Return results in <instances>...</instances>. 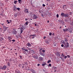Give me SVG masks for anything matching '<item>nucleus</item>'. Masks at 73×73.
I'll use <instances>...</instances> for the list:
<instances>
[{
	"mask_svg": "<svg viewBox=\"0 0 73 73\" xmlns=\"http://www.w3.org/2000/svg\"><path fill=\"white\" fill-rule=\"evenodd\" d=\"M27 47H23V48H21V49L22 50L23 53L25 54H27V52L28 53V49H26Z\"/></svg>",
	"mask_w": 73,
	"mask_h": 73,
	"instance_id": "f257e3e1",
	"label": "nucleus"
},
{
	"mask_svg": "<svg viewBox=\"0 0 73 73\" xmlns=\"http://www.w3.org/2000/svg\"><path fill=\"white\" fill-rule=\"evenodd\" d=\"M61 15L62 17H64L66 18L69 17V15H68V14H65L64 13H61Z\"/></svg>",
	"mask_w": 73,
	"mask_h": 73,
	"instance_id": "f03ea898",
	"label": "nucleus"
},
{
	"mask_svg": "<svg viewBox=\"0 0 73 73\" xmlns=\"http://www.w3.org/2000/svg\"><path fill=\"white\" fill-rule=\"evenodd\" d=\"M33 50L31 49H30V48H28V51H27L28 54H32V53H33Z\"/></svg>",
	"mask_w": 73,
	"mask_h": 73,
	"instance_id": "7ed1b4c3",
	"label": "nucleus"
},
{
	"mask_svg": "<svg viewBox=\"0 0 73 73\" xmlns=\"http://www.w3.org/2000/svg\"><path fill=\"white\" fill-rule=\"evenodd\" d=\"M33 57L35 58V59H38V56H37V55H36L35 54H32Z\"/></svg>",
	"mask_w": 73,
	"mask_h": 73,
	"instance_id": "20e7f679",
	"label": "nucleus"
},
{
	"mask_svg": "<svg viewBox=\"0 0 73 73\" xmlns=\"http://www.w3.org/2000/svg\"><path fill=\"white\" fill-rule=\"evenodd\" d=\"M55 55H56L57 56H58V57L60 56V52H57L55 53Z\"/></svg>",
	"mask_w": 73,
	"mask_h": 73,
	"instance_id": "39448f33",
	"label": "nucleus"
},
{
	"mask_svg": "<svg viewBox=\"0 0 73 73\" xmlns=\"http://www.w3.org/2000/svg\"><path fill=\"white\" fill-rule=\"evenodd\" d=\"M13 35H16L17 34V31L15 29H13Z\"/></svg>",
	"mask_w": 73,
	"mask_h": 73,
	"instance_id": "423d86ee",
	"label": "nucleus"
},
{
	"mask_svg": "<svg viewBox=\"0 0 73 73\" xmlns=\"http://www.w3.org/2000/svg\"><path fill=\"white\" fill-rule=\"evenodd\" d=\"M13 8L14 11H16L17 10V7H16V6L15 5L14 6V7H13Z\"/></svg>",
	"mask_w": 73,
	"mask_h": 73,
	"instance_id": "0eeeda50",
	"label": "nucleus"
},
{
	"mask_svg": "<svg viewBox=\"0 0 73 73\" xmlns=\"http://www.w3.org/2000/svg\"><path fill=\"white\" fill-rule=\"evenodd\" d=\"M39 60L40 61H42L43 60V58L42 57H40L39 58Z\"/></svg>",
	"mask_w": 73,
	"mask_h": 73,
	"instance_id": "6e6552de",
	"label": "nucleus"
},
{
	"mask_svg": "<svg viewBox=\"0 0 73 73\" xmlns=\"http://www.w3.org/2000/svg\"><path fill=\"white\" fill-rule=\"evenodd\" d=\"M33 19H37V15H34L33 16Z\"/></svg>",
	"mask_w": 73,
	"mask_h": 73,
	"instance_id": "1a4fd4ad",
	"label": "nucleus"
},
{
	"mask_svg": "<svg viewBox=\"0 0 73 73\" xmlns=\"http://www.w3.org/2000/svg\"><path fill=\"white\" fill-rule=\"evenodd\" d=\"M26 45H27L28 47H31V44L29 42H28L27 43Z\"/></svg>",
	"mask_w": 73,
	"mask_h": 73,
	"instance_id": "9d476101",
	"label": "nucleus"
},
{
	"mask_svg": "<svg viewBox=\"0 0 73 73\" xmlns=\"http://www.w3.org/2000/svg\"><path fill=\"white\" fill-rule=\"evenodd\" d=\"M23 64H20L19 65V66L21 68H24V65Z\"/></svg>",
	"mask_w": 73,
	"mask_h": 73,
	"instance_id": "9b49d317",
	"label": "nucleus"
},
{
	"mask_svg": "<svg viewBox=\"0 0 73 73\" xmlns=\"http://www.w3.org/2000/svg\"><path fill=\"white\" fill-rule=\"evenodd\" d=\"M6 68H7L6 66L4 65L1 68V69H5Z\"/></svg>",
	"mask_w": 73,
	"mask_h": 73,
	"instance_id": "f8f14e48",
	"label": "nucleus"
},
{
	"mask_svg": "<svg viewBox=\"0 0 73 73\" xmlns=\"http://www.w3.org/2000/svg\"><path fill=\"white\" fill-rule=\"evenodd\" d=\"M20 30H21L20 34H21V33H23V28L22 27L21 28Z\"/></svg>",
	"mask_w": 73,
	"mask_h": 73,
	"instance_id": "ddd939ff",
	"label": "nucleus"
},
{
	"mask_svg": "<svg viewBox=\"0 0 73 73\" xmlns=\"http://www.w3.org/2000/svg\"><path fill=\"white\" fill-rule=\"evenodd\" d=\"M30 70L31 71V72H32L33 73H35V70H34L32 68L30 69Z\"/></svg>",
	"mask_w": 73,
	"mask_h": 73,
	"instance_id": "4468645a",
	"label": "nucleus"
},
{
	"mask_svg": "<svg viewBox=\"0 0 73 73\" xmlns=\"http://www.w3.org/2000/svg\"><path fill=\"white\" fill-rule=\"evenodd\" d=\"M25 12L26 13H29V12H28V11L27 9H26L25 10Z\"/></svg>",
	"mask_w": 73,
	"mask_h": 73,
	"instance_id": "2eb2a0df",
	"label": "nucleus"
},
{
	"mask_svg": "<svg viewBox=\"0 0 73 73\" xmlns=\"http://www.w3.org/2000/svg\"><path fill=\"white\" fill-rule=\"evenodd\" d=\"M62 56L63 57H64V59H66V58H67V56H65V55H63V56Z\"/></svg>",
	"mask_w": 73,
	"mask_h": 73,
	"instance_id": "dca6fc26",
	"label": "nucleus"
},
{
	"mask_svg": "<svg viewBox=\"0 0 73 73\" xmlns=\"http://www.w3.org/2000/svg\"><path fill=\"white\" fill-rule=\"evenodd\" d=\"M8 27H5V28H4V32L5 31H7V28H8Z\"/></svg>",
	"mask_w": 73,
	"mask_h": 73,
	"instance_id": "f3484780",
	"label": "nucleus"
},
{
	"mask_svg": "<svg viewBox=\"0 0 73 73\" xmlns=\"http://www.w3.org/2000/svg\"><path fill=\"white\" fill-rule=\"evenodd\" d=\"M64 41L65 42H68V39L66 38H64Z\"/></svg>",
	"mask_w": 73,
	"mask_h": 73,
	"instance_id": "a211bd4d",
	"label": "nucleus"
},
{
	"mask_svg": "<svg viewBox=\"0 0 73 73\" xmlns=\"http://www.w3.org/2000/svg\"><path fill=\"white\" fill-rule=\"evenodd\" d=\"M25 25H28V22L27 21L24 24Z\"/></svg>",
	"mask_w": 73,
	"mask_h": 73,
	"instance_id": "6ab92c4d",
	"label": "nucleus"
},
{
	"mask_svg": "<svg viewBox=\"0 0 73 73\" xmlns=\"http://www.w3.org/2000/svg\"><path fill=\"white\" fill-rule=\"evenodd\" d=\"M46 64V63H44V64H42V66H44Z\"/></svg>",
	"mask_w": 73,
	"mask_h": 73,
	"instance_id": "aec40b11",
	"label": "nucleus"
},
{
	"mask_svg": "<svg viewBox=\"0 0 73 73\" xmlns=\"http://www.w3.org/2000/svg\"><path fill=\"white\" fill-rule=\"evenodd\" d=\"M17 16V14H14V18H16Z\"/></svg>",
	"mask_w": 73,
	"mask_h": 73,
	"instance_id": "412c9836",
	"label": "nucleus"
},
{
	"mask_svg": "<svg viewBox=\"0 0 73 73\" xmlns=\"http://www.w3.org/2000/svg\"><path fill=\"white\" fill-rule=\"evenodd\" d=\"M62 41H63L62 44H64V45H66V42H64V40H62Z\"/></svg>",
	"mask_w": 73,
	"mask_h": 73,
	"instance_id": "4be33fe9",
	"label": "nucleus"
},
{
	"mask_svg": "<svg viewBox=\"0 0 73 73\" xmlns=\"http://www.w3.org/2000/svg\"><path fill=\"white\" fill-rule=\"evenodd\" d=\"M21 0H18V1L19 3H20V4H21Z\"/></svg>",
	"mask_w": 73,
	"mask_h": 73,
	"instance_id": "5701e85b",
	"label": "nucleus"
},
{
	"mask_svg": "<svg viewBox=\"0 0 73 73\" xmlns=\"http://www.w3.org/2000/svg\"><path fill=\"white\" fill-rule=\"evenodd\" d=\"M9 20H7V23L8 24H9V23H10V22H9Z\"/></svg>",
	"mask_w": 73,
	"mask_h": 73,
	"instance_id": "b1692460",
	"label": "nucleus"
},
{
	"mask_svg": "<svg viewBox=\"0 0 73 73\" xmlns=\"http://www.w3.org/2000/svg\"><path fill=\"white\" fill-rule=\"evenodd\" d=\"M7 64L9 66H10V63H9V62H8Z\"/></svg>",
	"mask_w": 73,
	"mask_h": 73,
	"instance_id": "393cba45",
	"label": "nucleus"
},
{
	"mask_svg": "<svg viewBox=\"0 0 73 73\" xmlns=\"http://www.w3.org/2000/svg\"><path fill=\"white\" fill-rule=\"evenodd\" d=\"M66 44H67V46H69V44L68 42H66Z\"/></svg>",
	"mask_w": 73,
	"mask_h": 73,
	"instance_id": "a878e982",
	"label": "nucleus"
},
{
	"mask_svg": "<svg viewBox=\"0 0 73 73\" xmlns=\"http://www.w3.org/2000/svg\"><path fill=\"white\" fill-rule=\"evenodd\" d=\"M48 63H49V62H51V60H48L47 61Z\"/></svg>",
	"mask_w": 73,
	"mask_h": 73,
	"instance_id": "bb28decb",
	"label": "nucleus"
},
{
	"mask_svg": "<svg viewBox=\"0 0 73 73\" xmlns=\"http://www.w3.org/2000/svg\"><path fill=\"white\" fill-rule=\"evenodd\" d=\"M17 1H15L14 2V4H17Z\"/></svg>",
	"mask_w": 73,
	"mask_h": 73,
	"instance_id": "cd10ccee",
	"label": "nucleus"
},
{
	"mask_svg": "<svg viewBox=\"0 0 73 73\" xmlns=\"http://www.w3.org/2000/svg\"><path fill=\"white\" fill-rule=\"evenodd\" d=\"M71 29H69V32H72V30H70Z\"/></svg>",
	"mask_w": 73,
	"mask_h": 73,
	"instance_id": "c85d7f7f",
	"label": "nucleus"
},
{
	"mask_svg": "<svg viewBox=\"0 0 73 73\" xmlns=\"http://www.w3.org/2000/svg\"><path fill=\"white\" fill-rule=\"evenodd\" d=\"M1 15L3 17V16H4V14H3V13H1Z\"/></svg>",
	"mask_w": 73,
	"mask_h": 73,
	"instance_id": "c756f323",
	"label": "nucleus"
},
{
	"mask_svg": "<svg viewBox=\"0 0 73 73\" xmlns=\"http://www.w3.org/2000/svg\"><path fill=\"white\" fill-rule=\"evenodd\" d=\"M60 58H61V59H62V60H63L64 59V58H63V56H62L61 57H60Z\"/></svg>",
	"mask_w": 73,
	"mask_h": 73,
	"instance_id": "7c9ffc66",
	"label": "nucleus"
},
{
	"mask_svg": "<svg viewBox=\"0 0 73 73\" xmlns=\"http://www.w3.org/2000/svg\"><path fill=\"white\" fill-rule=\"evenodd\" d=\"M9 42H11L12 41V40H11L10 39H8Z\"/></svg>",
	"mask_w": 73,
	"mask_h": 73,
	"instance_id": "2f4dec72",
	"label": "nucleus"
},
{
	"mask_svg": "<svg viewBox=\"0 0 73 73\" xmlns=\"http://www.w3.org/2000/svg\"><path fill=\"white\" fill-rule=\"evenodd\" d=\"M20 8H17V9L18 10V11H20Z\"/></svg>",
	"mask_w": 73,
	"mask_h": 73,
	"instance_id": "473e14b6",
	"label": "nucleus"
},
{
	"mask_svg": "<svg viewBox=\"0 0 73 73\" xmlns=\"http://www.w3.org/2000/svg\"><path fill=\"white\" fill-rule=\"evenodd\" d=\"M40 55H41V56H44V54L41 53H40Z\"/></svg>",
	"mask_w": 73,
	"mask_h": 73,
	"instance_id": "72a5a7b5",
	"label": "nucleus"
},
{
	"mask_svg": "<svg viewBox=\"0 0 73 73\" xmlns=\"http://www.w3.org/2000/svg\"><path fill=\"white\" fill-rule=\"evenodd\" d=\"M8 39L11 38V36H8Z\"/></svg>",
	"mask_w": 73,
	"mask_h": 73,
	"instance_id": "f704fd0d",
	"label": "nucleus"
},
{
	"mask_svg": "<svg viewBox=\"0 0 73 73\" xmlns=\"http://www.w3.org/2000/svg\"><path fill=\"white\" fill-rule=\"evenodd\" d=\"M68 31V29H66L65 30V31H66H66Z\"/></svg>",
	"mask_w": 73,
	"mask_h": 73,
	"instance_id": "c9c22d12",
	"label": "nucleus"
},
{
	"mask_svg": "<svg viewBox=\"0 0 73 73\" xmlns=\"http://www.w3.org/2000/svg\"><path fill=\"white\" fill-rule=\"evenodd\" d=\"M8 61L9 62H11V61H12V59H10Z\"/></svg>",
	"mask_w": 73,
	"mask_h": 73,
	"instance_id": "e433bc0d",
	"label": "nucleus"
},
{
	"mask_svg": "<svg viewBox=\"0 0 73 73\" xmlns=\"http://www.w3.org/2000/svg\"><path fill=\"white\" fill-rule=\"evenodd\" d=\"M1 25H2L3 26V27H4V24H5V23H3V24H1Z\"/></svg>",
	"mask_w": 73,
	"mask_h": 73,
	"instance_id": "4c0bfd02",
	"label": "nucleus"
},
{
	"mask_svg": "<svg viewBox=\"0 0 73 73\" xmlns=\"http://www.w3.org/2000/svg\"><path fill=\"white\" fill-rule=\"evenodd\" d=\"M52 33H49L50 36H52Z\"/></svg>",
	"mask_w": 73,
	"mask_h": 73,
	"instance_id": "58836bf2",
	"label": "nucleus"
},
{
	"mask_svg": "<svg viewBox=\"0 0 73 73\" xmlns=\"http://www.w3.org/2000/svg\"><path fill=\"white\" fill-rule=\"evenodd\" d=\"M19 57H20L21 59H22V56H19Z\"/></svg>",
	"mask_w": 73,
	"mask_h": 73,
	"instance_id": "ea45409f",
	"label": "nucleus"
},
{
	"mask_svg": "<svg viewBox=\"0 0 73 73\" xmlns=\"http://www.w3.org/2000/svg\"><path fill=\"white\" fill-rule=\"evenodd\" d=\"M56 17H57V18H58V17H59V16L58 14H57L56 15Z\"/></svg>",
	"mask_w": 73,
	"mask_h": 73,
	"instance_id": "a19ab883",
	"label": "nucleus"
},
{
	"mask_svg": "<svg viewBox=\"0 0 73 73\" xmlns=\"http://www.w3.org/2000/svg\"><path fill=\"white\" fill-rule=\"evenodd\" d=\"M41 15V16H42V17H44V15H43V14H42Z\"/></svg>",
	"mask_w": 73,
	"mask_h": 73,
	"instance_id": "79ce46f5",
	"label": "nucleus"
},
{
	"mask_svg": "<svg viewBox=\"0 0 73 73\" xmlns=\"http://www.w3.org/2000/svg\"><path fill=\"white\" fill-rule=\"evenodd\" d=\"M71 25H73V21L72 22V23L71 24Z\"/></svg>",
	"mask_w": 73,
	"mask_h": 73,
	"instance_id": "37998d69",
	"label": "nucleus"
},
{
	"mask_svg": "<svg viewBox=\"0 0 73 73\" xmlns=\"http://www.w3.org/2000/svg\"><path fill=\"white\" fill-rule=\"evenodd\" d=\"M64 7H66V5H63V8L64 9Z\"/></svg>",
	"mask_w": 73,
	"mask_h": 73,
	"instance_id": "c03bdc74",
	"label": "nucleus"
},
{
	"mask_svg": "<svg viewBox=\"0 0 73 73\" xmlns=\"http://www.w3.org/2000/svg\"><path fill=\"white\" fill-rule=\"evenodd\" d=\"M12 41L13 42H15V39H13L12 40Z\"/></svg>",
	"mask_w": 73,
	"mask_h": 73,
	"instance_id": "a18cd8bd",
	"label": "nucleus"
},
{
	"mask_svg": "<svg viewBox=\"0 0 73 73\" xmlns=\"http://www.w3.org/2000/svg\"><path fill=\"white\" fill-rule=\"evenodd\" d=\"M42 6L43 7H45V5L44 4H43Z\"/></svg>",
	"mask_w": 73,
	"mask_h": 73,
	"instance_id": "49530a36",
	"label": "nucleus"
},
{
	"mask_svg": "<svg viewBox=\"0 0 73 73\" xmlns=\"http://www.w3.org/2000/svg\"><path fill=\"white\" fill-rule=\"evenodd\" d=\"M61 46L62 47H64V44H62L61 45Z\"/></svg>",
	"mask_w": 73,
	"mask_h": 73,
	"instance_id": "de8ad7c7",
	"label": "nucleus"
},
{
	"mask_svg": "<svg viewBox=\"0 0 73 73\" xmlns=\"http://www.w3.org/2000/svg\"><path fill=\"white\" fill-rule=\"evenodd\" d=\"M62 40L64 41V40H62L61 41V42H62V44H63V41H62Z\"/></svg>",
	"mask_w": 73,
	"mask_h": 73,
	"instance_id": "09e8293b",
	"label": "nucleus"
},
{
	"mask_svg": "<svg viewBox=\"0 0 73 73\" xmlns=\"http://www.w3.org/2000/svg\"><path fill=\"white\" fill-rule=\"evenodd\" d=\"M43 70L44 72H46V70H45L43 69Z\"/></svg>",
	"mask_w": 73,
	"mask_h": 73,
	"instance_id": "8fccbe9b",
	"label": "nucleus"
},
{
	"mask_svg": "<svg viewBox=\"0 0 73 73\" xmlns=\"http://www.w3.org/2000/svg\"><path fill=\"white\" fill-rule=\"evenodd\" d=\"M16 73H21L19 71H17V72H16Z\"/></svg>",
	"mask_w": 73,
	"mask_h": 73,
	"instance_id": "3c124183",
	"label": "nucleus"
},
{
	"mask_svg": "<svg viewBox=\"0 0 73 73\" xmlns=\"http://www.w3.org/2000/svg\"><path fill=\"white\" fill-rule=\"evenodd\" d=\"M67 56H68V58H70V56L68 55H67Z\"/></svg>",
	"mask_w": 73,
	"mask_h": 73,
	"instance_id": "603ef678",
	"label": "nucleus"
},
{
	"mask_svg": "<svg viewBox=\"0 0 73 73\" xmlns=\"http://www.w3.org/2000/svg\"><path fill=\"white\" fill-rule=\"evenodd\" d=\"M31 36H34V35H30V37H31Z\"/></svg>",
	"mask_w": 73,
	"mask_h": 73,
	"instance_id": "864d4df0",
	"label": "nucleus"
},
{
	"mask_svg": "<svg viewBox=\"0 0 73 73\" xmlns=\"http://www.w3.org/2000/svg\"><path fill=\"white\" fill-rule=\"evenodd\" d=\"M48 66H51V64H49L48 65Z\"/></svg>",
	"mask_w": 73,
	"mask_h": 73,
	"instance_id": "5fc2aeb1",
	"label": "nucleus"
},
{
	"mask_svg": "<svg viewBox=\"0 0 73 73\" xmlns=\"http://www.w3.org/2000/svg\"><path fill=\"white\" fill-rule=\"evenodd\" d=\"M34 36L35 37H35H36V34H34Z\"/></svg>",
	"mask_w": 73,
	"mask_h": 73,
	"instance_id": "6e6d98bb",
	"label": "nucleus"
},
{
	"mask_svg": "<svg viewBox=\"0 0 73 73\" xmlns=\"http://www.w3.org/2000/svg\"><path fill=\"white\" fill-rule=\"evenodd\" d=\"M42 52H44H44H45V50H42Z\"/></svg>",
	"mask_w": 73,
	"mask_h": 73,
	"instance_id": "4d7b16f0",
	"label": "nucleus"
},
{
	"mask_svg": "<svg viewBox=\"0 0 73 73\" xmlns=\"http://www.w3.org/2000/svg\"><path fill=\"white\" fill-rule=\"evenodd\" d=\"M30 15H33L32 12H30Z\"/></svg>",
	"mask_w": 73,
	"mask_h": 73,
	"instance_id": "13d9d810",
	"label": "nucleus"
},
{
	"mask_svg": "<svg viewBox=\"0 0 73 73\" xmlns=\"http://www.w3.org/2000/svg\"><path fill=\"white\" fill-rule=\"evenodd\" d=\"M47 1H50L51 0H46Z\"/></svg>",
	"mask_w": 73,
	"mask_h": 73,
	"instance_id": "bf43d9fd",
	"label": "nucleus"
},
{
	"mask_svg": "<svg viewBox=\"0 0 73 73\" xmlns=\"http://www.w3.org/2000/svg\"><path fill=\"white\" fill-rule=\"evenodd\" d=\"M25 21H27V20H28V19H25Z\"/></svg>",
	"mask_w": 73,
	"mask_h": 73,
	"instance_id": "052dcab7",
	"label": "nucleus"
},
{
	"mask_svg": "<svg viewBox=\"0 0 73 73\" xmlns=\"http://www.w3.org/2000/svg\"><path fill=\"white\" fill-rule=\"evenodd\" d=\"M64 55V54L62 53V56L63 55Z\"/></svg>",
	"mask_w": 73,
	"mask_h": 73,
	"instance_id": "680f3d73",
	"label": "nucleus"
},
{
	"mask_svg": "<svg viewBox=\"0 0 73 73\" xmlns=\"http://www.w3.org/2000/svg\"><path fill=\"white\" fill-rule=\"evenodd\" d=\"M40 64H37V66H39L40 65Z\"/></svg>",
	"mask_w": 73,
	"mask_h": 73,
	"instance_id": "e2e57ef3",
	"label": "nucleus"
},
{
	"mask_svg": "<svg viewBox=\"0 0 73 73\" xmlns=\"http://www.w3.org/2000/svg\"><path fill=\"white\" fill-rule=\"evenodd\" d=\"M35 38V36H33L32 37V38Z\"/></svg>",
	"mask_w": 73,
	"mask_h": 73,
	"instance_id": "0e129e2a",
	"label": "nucleus"
},
{
	"mask_svg": "<svg viewBox=\"0 0 73 73\" xmlns=\"http://www.w3.org/2000/svg\"><path fill=\"white\" fill-rule=\"evenodd\" d=\"M46 38V37L45 36V37L43 38H44V39H45V38Z\"/></svg>",
	"mask_w": 73,
	"mask_h": 73,
	"instance_id": "69168bd1",
	"label": "nucleus"
},
{
	"mask_svg": "<svg viewBox=\"0 0 73 73\" xmlns=\"http://www.w3.org/2000/svg\"><path fill=\"white\" fill-rule=\"evenodd\" d=\"M35 26H37V24H35Z\"/></svg>",
	"mask_w": 73,
	"mask_h": 73,
	"instance_id": "338daca9",
	"label": "nucleus"
},
{
	"mask_svg": "<svg viewBox=\"0 0 73 73\" xmlns=\"http://www.w3.org/2000/svg\"><path fill=\"white\" fill-rule=\"evenodd\" d=\"M54 45L55 46H56V44H54Z\"/></svg>",
	"mask_w": 73,
	"mask_h": 73,
	"instance_id": "774afa93",
	"label": "nucleus"
}]
</instances>
